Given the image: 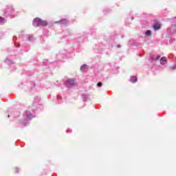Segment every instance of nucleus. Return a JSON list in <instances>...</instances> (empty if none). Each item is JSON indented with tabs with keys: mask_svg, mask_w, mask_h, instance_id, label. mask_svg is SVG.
I'll return each mask as SVG.
<instances>
[{
	"mask_svg": "<svg viewBox=\"0 0 176 176\" xmlns=\"http://www.w3.org/2000/svg\"><path fill=\"white\" fill-rule=\"evenodd\" d=\"M34 27H41V18H35L33 20Z\"/></svg>",
	"mask_w": 176,
	"mask_h": 176,
	"instance_id": "obj_2",
	"label": "nucleus"
},
{
	"mask_svg": "<svg viewBox=\"0 0 176 176\" xmlns=\"http://www.w3.org/2000/svg\"><path fill=\"white\" fill-rule=\"evenodd\" d=\"M151 34H152V32L151 30H147L146 32V35H147V36H151Z\"/></svg>",
	"mask_w": 176,
	"mask_h": 176,
	"instance_id": "obj_11",
	"label": "nucleus"
},
{
	"mask_svg": "<svg viewBox=\"0 0 176 176\" xmlns=\"http://www.w3.org/2000/svg\"><path fill=\"white\" fill-rule=\"evenodd\" d=\"M138 80V78H137V76H131L130 78V81L132 83H135V82H137Z\"/></svg>",
	"mask_w": 176,
	"mask_h": 176,
	"instance_id": "obj_8",
	"label": "nucleus"
},
{
	"mask_svg": "<svg viewBox=\"0 0 176 176\" xmlns=\"http://www.w3.org/2000/svg\"><path fill=\"white\" fill-rule=\"evenodd\" d=\"M47 25V21L41 20L40 21V26L46 27Z\"/></svg>",
	"mask_w": 176,
	"mask_h": 176,
	"instance_id": "obj_7",
	"label": "nucleus"
},
{
	"mask_svg": "<svg viewBox=\"0 0 176 176\" xmlns=\"http://www.w3.org/2000/svg\"><path fill=\"white\" fill-rule=\"evenodd\" d=\"M25 115L28 119H32V118H34V116L32 115V113H31V112L28 111H25Z\"/></svg>",
	"mask_w": 176,
	"mask_h": 176,
	"instance_id": "obj_3",
	"label": "nucleus"
},
{
	"mask_svg": "<svg viewBox=\"0 0 176 176\" xmlns=\"http://www.w3.org/2000/svg\"><path fill=\"white\" fill-rule=\"evenodd\" d=\"M118 47H120V45H118Z\"/></svg>",
	"mask_w": 176,
	"mask_h": 176,
	"instance_id": "obj_17",
	"label": "nucleus"
},
{
	"mask_svg": "<svg viewBox=\"0 0 176 176\" xmlns=\"http://www.w3.org/2000/svg\"><path fill=\"white\" fill-rule=\"evenodd\" d=\"M153 27L155 31H157V30H160V23H155Z\"/></svg>",
	"mask_w": 176,
	"mask_h": 176,
	"instance_id": "obj_6",
	"label": "nucleus"
},
{
	"mask_svg": "<svg viewBox=\"0 0 176 176\" xmlns=\"http://www.w3.org/2000/svg\"><path fill=\"white\" fill-rule=\"evenodd\" d=\"M160 58V56H157V57H153V60H154V61H157V60H159Z\"/></svg>",
	"mask_w": 176,
	"mask_h": 176,
	"instance_id": "obj_12",
	"label": "nucleus"
},
{
	"mask_svg": "<svg viewBox=\"0 0 176 176\" xmlns=\"http://www.w3.org/2000/svg\"><path fill=\"white\" fill-rule=\"evenodd\" d=\"M59 23L60 24H68V21L67 19H61Z\"/></svg>",
	"mask_w": 176,
	"mask_h": 176,
	"instance_id": "obj_9",
	"label": "nucleus"
},
{
	"mask_svg": "<svg viewBox=\"0 0 176 176\" xmlns=\"http://www.w3.org/2000/svg\"><path fill=\"white\" fill-rule=\"evenodd\" d=\"M15 173H19V168H15Z\"/></svg>",
	"mask_w": 176,
	"mask_h": 176,
	"instance_id": "obj_16",
	"label": "nucleus"
},
{
	"mask_svg": "<svg viewBox=\"0 0 176 176\" xmlns=\"http://www.w3.org/2000/svg\"><path fill=\"white\" fill-rule=\"evenodd\" d=\"M5 19L2 16H0V24H3V23H5Z\"/></svg>",
	"mask_w": 176,
	"mask_h": 176,
	"instance_id": "obj_10",
	"label": "nucleus"
},
{
	"mask_svg": "<svg viewBox=\"0 0 176 176\" xmlns=\"http://www.w3.org/2000/svg\"><path fill=\"white\" fill-rule=\"evenodd\" d=\"M170 69H173L174 71V69H176V63L175 64L174 66L170 67Z\"/></svg>",
	"mask_w": 176,
	"mask_h": 176,
	"instance_id": "obj_14",
	"label": "nucleus"
},
{
	"mask_svg": "<svg viewBox=\"0 0 176 176\" xmlns=\"http://www.w3.org/2000/svg\"><path fill=\"white\" fill-rule=\"evenodd\" d=\"M97 85H98V87H101V86H102V82H99Z\"/></svg>",
	"mask_w": 176,
	"mask_h": 176,
	"instance_id": "obj_15",
	"label": "nucleus"
},
{
	"mask_svg": "<svg viewBox=\"0 0 176 176\" xmlns=\"http://www.w3.org/2000/svg\"><path fill=\"white\" fill-rule=\"evenodd\" d=\"M32 39H34V36L32 35H29L28 41H32Z\"/></svg>",
	"mask_w": 176,
	"mask_h": 176,
	"instance_id": "obj_13",
	"label": "nucleus"
},
{
	"mask_svg": "<svg viewBox=\"0 0 176 176\" xmlns=\"http://www.w3.org/2000/svg\"><path fill=\"white\" fill-rule=\"evenodd\" d=\"M65 85L66 87H72L76 86V82H75V80L69 78L65 81Z\"/></svg>",
	"mask_w": 176,
	"mask_h": 176,
	"instance_id": "obj_1",
	"label": "nucleus"
},
{
	"mask_svg": "<svg viewBox=\"0 0 176 176\" xmlns=\"http://www.w3.org/2000/svg\"><path fill=\"white\" fill-rule=\"evenodd\" d=\"M160 64L162 65H164L166 64H167V59H166L165 57H162L161 59H160Z\"/></svg>",
	"mask_w": 176,
	"mask_h": 176,
	"instance_id": "obj_4",
	"label": "nucleus"
},
{
	"mask_svg": "<svg viewBox=\"0 0 176 176\" xmlns=\"http://www.w3.org/2000/svg\"><path fill=\"white\" fill-rule=\"evenodd\" d=\"M87 71V65H82L80 67V72H86Z\"/></svg>",
	"mask_w": 176,
	"mask_h": 176,
	"instance_id": "obj_5",
	"label": "nucleus"
},
{
	"mask_svg": "<svg viewBox=\"0 0 176 176\" xmlns=\"http://www.w3.org/2000/svg\"><path fill=\"white\" fill-rule=\"evenodd\" d=\"M134 18L133 17H132V20Z\"/></svg>",
	"mask_w": 176,
	"mask_h": 176,
	"instance_id": "obj_18",
	"label": "nucleus"
},
{
	"mask_svg": "<svg viewBox=\"0 0 176 176\" xmlns=\"http://www.w3.org/2000/svg\"><path fill=\"white\" fill-rule=\"evenodd\" d=\"M10 116L8 115V118H10Z\"/></svg>",
	"mask_w": 176,
	"mask_h": 176,
	"instance_id": "obj_19",
	"label": "nucleus"
}]
</instances>
